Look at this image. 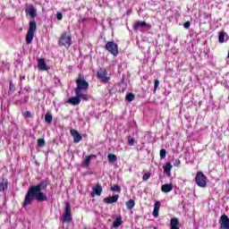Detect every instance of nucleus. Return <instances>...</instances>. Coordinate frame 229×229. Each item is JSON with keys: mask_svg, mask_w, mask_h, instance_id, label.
Returning a JSON list of instances; mask_svg holds the SVG:
<instances>
[{"mask_svg": "<svg viewBox=\"0 0 229 229\" xmlns=\"http://www.w3.org/2000/svg\"><path fill=\"white\" fill-rule=\"evenodd\" d=\"M111 191L121 192V187L120 185L114 184L113 187H111Z\"/></svg>", "mask_w": 229, "mask_h": 229, "instance_id": "32", "label": "nucleus"}, {"mask_svg": "<svg viewBox=\"0 0 229 229\" xmlns=\"http://www.w3.org/2000/svg\"><path fill=\"white\" fill-rule=\"evenodd\" d=\"M92 158H96V155H94V154L88 155V157H86V158L84 160V165L87 166H89V164H90Z\"/></svg>", "mask_w": 229, "mask_h": 229, "instance_id": "22", "label": "nucleus"}, {"mask_svg": "<svg viewBox=\"0 0 229 229\" xmlns=\"http://www.w3.org/2000/svg\"><path fill=\"white\" fill-rule=\"evenodd\" d=\"M220 229H229V217L226 214H223L218 221Z\"/></svg>", "mask_w": 229, "mask_h": 229, "instance_id": "8", "label": "nucleus"}, {"mask_svg": "<svg viewBox=\"0 0 229 229\" xmlns=\"http://www.w3.org/2000/svg\"><path fill=\"white\" fill-rule=\"evenodd\" d=\"M76 83H77V92L81 96L80 103H81V99L88 100L89 98V94L81 92V90H87L89 89V81H87V80H85L84 77H81V75H79V78H77V80H76Z\"/></svg>", "mask_w": 229, "mask_h": 229, "instance_id": "3", "label": "nucleus"}, {"mask_svg": "<svg viewBox=\"0 0 229 229\" xmlns=\"http://www.w3.org/2000/svg\"><path fill=\"white\" fill-rule=\"evenodd\" d=\"M72 38L71 34H68V32H62L58 39L59 47H64L65 48H70V47H72Z\"/></svg>", "mask_w": 229, "mask_h": 229, "instance_id": "4", "label": "nucleus"}, {"mask_svg": "<svg viewBox=\"0 0 229 229\" xmlns=\"http://www.w3.org/2000/svg\"><path fill=\"white\" fill-rule=\"evenodd\" d=\"M68 103L71 105H80L81 103V95L78 92V85L75 87V96L68 98Z\"/></svg>", "mask_w": 229, "mask_h": 229, "instance_id": "9", "label": "nucleus"}, {"mask_svg": "<svg viewBox=\"0 0 229 229\" xmlns=\"http://www.w3.org/2000/svg\"><path fill=\"white\" fill-rule=\"evenodd\" d=\"M126 101H133L135 99V94L133 92H128L125 96Z\"/></svg>", "mask_w": 229, "mask_h": 229, "instance_id": "25", "label": "nucleus"}, {"mask_svg": "<svg viewBox=\"0 0 229 229\" xmlns=\"http://www.w3.org/2000/svg\"><path fill=\"white\" fill-rule=\"evenodd\" d=\"M24 117H32L31 112L30 110H26V112L23 113Z\"/></svg>", "mask_w": 229, "mask_h": 229, "instance_id": "34", "label": "nucleus"}, {"mask_svg": "<svg viewBox=\"0 0 229 229\" xmlns=\"http://www.w3.org/2000/svg\"><path fill=\"white\" fill-rule=\"evenodd\" d=\"M160 207H161V202L156 201L154 204V209H153V216L156 218H157L159 216Z\"/></svg>", "mask_w": 229, "mask_h": 229, "instance_id": "16", "label": "nucleus"}, {"mask_svg": "<svg viewBox=\"0 0 229 229\" xmlns=\"http://www.w3.org/2000/svg\"><path fill=\"white\" fill-rule=\"evenodd\" d=\"M184 29H190L191 27V21H186L183 25Z\"/></svg>", "mask_w": 229, "mask_h": 229, "instance_id": "37", "label": "nucleus"}, {"mask_svg": "<svg viewBox=\"0 0 229 229\" xmlns=\"http://www.w3.org/2000/svg\"><path fill=\"white\" fill-rule=\"evenodd\" d=\"M56 18H57V20H59V21L63 20V18H64L63 13H57Z\"/></svg>", "mask_w": 229, "mask_h": 229, "instance_id": "36", "label": "nucleus"}, {"mask_svg": "<svg viewBox=\"0 0 229 229\" xmlns=\"http://www.w3.org/2000/svg\"><path fill=\"white\" fill-rule=\"evenodd\" d=\"M160 85V81L158 79L154 81V90H157V87Z\"/></svg>", "mask_w": 229, "mask_h": 229, "instance_id": "33", "label": "nucleus"}, {"mask_svg": "<svg viewBox=\"0 0 229 229\" xmlns=\"http://www.w3.org/2000/svg\"><path fill=\"white\" fill-rule=\"evenodd\" d=\"M72 207L71 203H66V208L64 209V213L63 216V223H72Z\"/></svg>", "mask_w": 229, "mask_h": 229, "instance_id": "7", "label": "nucleus"}, {"mask_svg": "<svg viewBox=\"0 0 229 229\" xmlns=\"http://www.w3.org/2000/svg\"><path fill=\"white\" fill-rule=\"evenodd\" d=\"M136 140L133 137H128V144L129 146H134Z\"/></svg>", "mask_w": 229, "mask_h": 229, "instance_id": "31", "label": "nucleus"}, {"mask_svg": "<svg viewBox=\"0 0 229 229\" xmlns=\"http://www.w3.org/2000/svg\"><path fill=\"white\" fill-rule=\"evenodd\" d=\"M103 192V187L100 183H97L96 187H93V191L91 192V196L94 197L95 194L97 196H101Z\"/></svg>", "mask_w": 229, "mask_h": 229, "instance_id": "13", "label": "nucleus"}, {"mask_svg": "<svg viewBox=\"0 0 229 229\" xmlns=\"http://www.w3.org/2000/svg\"><path fill=\"white\" fill-rule=\"evenodd\" d=\"M174 189L173 183H165L164 185H161V191L162 192L168 193L171 192Z\"/></svg>", "mask_w": 229, "mask_h": 229, "instance_id": "17", "label": "nucleus"}, {"mask_svg": "<svg viewBox=\"0 0 229 229\" xmlns=\"http://www.w3.org/2000/svg\"><path fill=\"white\" fill-rule=\"evenodd\" d=\"M140 27H148V23L146 21H136L133 25V30L137 32Z\"/></svg>", "mask_w": 229, "mask_h": 229, "instance_id": "20", "label": "nucleus"}, {"mask_svg": "<svg viewBox=\"0 0 229 229\" xmlns=\"http://www.w3.org/2000/svg\"><path fill=\"white\" fill-rule=\"evenodd\" d=\"M38 146H39L40 148H43L44 146H46V140L45 139H38Z\"/></svg>", "mask_w": 229, "mask_h": 229, "instance_id": "28", "label": "nucleus"}, {"mask_svg": "<svg viewBox=\"0 0 229 229\" xmlns=\"http://www.w3.org/2000/svg\"><path fill=\"white\" fill-rule=\"evenodd\" d=\"M70 133L72 134L73 138V142L75 144H78L79 142H81V140H82V135L80 133V131H78V130L72 129L70 130Z\"/></svg>", "mask_w": 229, "mask_h": 229, "instance_id": "11", "label": "nucleus"}, {"mask_svg": "<svg viewBox=\"0 0 229 229\" xmlns=\"http://www.w3.org/2000/svg\"><path fill=\"white\" fill-rule=\"evenodd\" d=\"M180 221L178 219V217H172V219H170V229H180Z\"/></svg>", "mask_w": 229, "mask_h": 229, "instance_id": "15", "label": "nucleus"}, {"mask_svg": "<svg viewBox=\"0 0 229 229\" xmlns=\"http://www.w3.org/2000/svg\"><path fill=\"white\" fill-rule=\"evenodd\" d=\"M9 89L13 92L15 90V85H14L13 81H10Z\"/></svg>", "mask_w": 229, "mask_h": 229, "instance_id": "35", "label": "nucleus"}, {"mask_svg": "<svg viewBox=\"0 0 229 229\" xmlns=\"http://www.w3.org/2000/svg\"><path fill=\"white\" fill-rule=\"evenodd\" d=\"M119 199V194H114V196H111L110 198H104V203L106 205H110L112 203H117Z\"/></svg>", "mask_w": 229, "mask_h": 229, "instance_id": "12", "label": "nucleus"}, {"mask_svg": "<svg viewBox=\"0 0 229 229\" xmlns=\"http://www.w3.org/2000/svg\"><path fill=\"white\" fill-rule=\"evenodd\" d=\"M227 58H229V50H228V54H227Z\"/></svg>", "mask_w": 229, "mask_h": 229, "instance_id": "40", "label": "nucleus"}, {"mask_svg": "<svg viewBox=\"0 0 229 229\" xmlns=\"http://www.w3.org/2000/svg\"><path fill=\"white\" fill-rule=\"evenodd\" d=\"M125 205H126V208L128 210H132V208H134L136 203H135L134 199H129V201L125 202Z\"/></svg>", "mask_w": 229, "mask_h": 229, "instance_id": "21", "label": "nucleus"}, {"mask_svg": "<svg viewBox=\"0 0 229 229\" xmlns=\"http://www.w3.org/2000/svg\"><path fill=\"white\" fill-rule=\"evenodd\" d=\"M159 155H160V158H165V157L167 155L166 149H165V148L160 149Z\"/></svg>", "mask_w": 229, "mask_h": 229, "instance_id": "29", "label": "nucleus"}, {"mask_svg": "<svg viewBox=\"0 0 229 229\" xmlns=\"http://www.w3.org/2000/svg\"><path fill=\"white\" fill-rule=\"evenodd\" d=\"M38 69H41V71H47V63L45 62V59H38Z\"/></svg>", "mask_w": 229, "mask_h": 229, "instance_id": "19", "label": "nucleus"}, {"mask_svg": "<svg viewBox=\"0 0 229 229\" xmlns=\"http://www.w3.org/2000/svg\"><path fill=\"white\" fill-rule=\"evenodd\" d=\"M97 78H100L102 81H109L110 77H107V70L106 68H100L97 72Z\"/></svg>", "mask_w": 229, "mask_h": 229, "instance_id": "10", "label": "nucleus"}, {"mask_svg": "<svg viewBox=\"0 0 229 229\" xmlns=\"http://www.w3.org/2000/svg\"><path fill=\"white\" fill-rule=\"evenodd\" d=\"M107 159L109 160V162H116L117 155H114V153H109L107 155Z\"/></svg>", "mask_w": 229, "mask_h": 229, "instance_id": "26", "label": "nucleus"}, {"mask_svg": "<svg viewBox=\"0 0 229 229\" xmlns=\"http://www.w3.org/2000/svg\"><path fill=\"white\" fill-rule=\"evenodd\" d=\"M195 182L199 187H207V176H205L202 171H198Z\"/></svg>", "mask_w": 229, "mask_h": 229, "instance_id": "6", "label": "nucleus"}, {"mask_svg": "<svg viewBox=\"0 0 229 229\" xmlns=\"http://www.w3.org/2000/svg\"><path fill=\"white\" fill-rule=\"evenodd\" d=\"M48 185H50L49 178L41 180L37 185H31L27 191L25 199L22 203V207H28L33 203L34 199L37 201H47L48 198L43 191H47Z\"/></svg>", "mask_w": 229, "mask_h": 229, "instance_id": "1", "label": "nucleus"}, {"mask_svg": "<svg viewBox=\"0 0 229 229\" xmlns=\"http://www.w3.org/2000/svg\"><path fill=\"white\" fill-rule=\"evenodd\" d=\"M180 164H181V160H180V158H177V159L175 160V162L174 163V165L179 166Z\"/></svg>", "mask_w": 229, "mask_h": 229, "instance_id": "38", "label": "nucleus"}, {"mask_svg": "<svg viewBox=\"0 0 229 229\" xmlns=\"http://www.w3.org/2000/svg\"><path fill=\"white\" fill-rule=\"evenodd\" d=\"M149 178H151V173H149V172L144 173V174L142 176V180H144V182H146L147 180H149Z\"/></svg>", "mask_w": 229, "mask_h": 229, "instance_id": "30", "label": "nucleus"}, {"mask_svg": "<svg viewBox=\"0 0 229 229\" xmlns=\"http://www.w3.org/2000/svg\"><path fill=\"white\" fill-rule=\"evenodd\" d=\"M29 15L32 20L30 21L29 30L26 36V43L27 45H31L35 38V32L37 31V21L35 20L37 16V9H35V7H31V9L29 10Z\"/></svg>", "mask_w": 229, "mask_h": 229, "instance_id": "2", "label": "nucleus"}, {"mask_svg": "<svg viewBox=\"0 0 229 229\" xmlns=\"http://www.w3.org/2000/svg\"><path fill=\"white\" fill-rule=\"evenodd\" d=\"M153 229H159L157 226H154V228Z\"/></svg>", "mask_w": 229, "mask_h": 229, "instance_id": "39", "label": "nucleus"}, {"mask_svg": "<svg viewBox=\"0 0 229 229\" xmlns=\"http://www.w3.org/2000/svg\"><path fill=\"white\" fill-rule=\"evenodd\" d=\"M8 185L9 182L7 178H2V180H0V192H4L5 191H7Z\"/></svg>", "mask_w": 229, "mask_h": 229, "instance_id": "14", "label": "nucleus"}, {"mask_svg": "<svg viewBox=\"0 0 229 229\" xmlns=\"http://www.w3.org/2000/svg\"><path fill=\"white\" fill-rule=\"evenodd\" d=\"M225 36H226V32H220L218 35V42L225 43Z\"/></svg>", "mask_w": 229, "mask_h": 229, "instance_id": "27", "label": "nucleus"}, {"mask_svg": "<svg viewBox=\"0 0 229 229\" xmlns=\"http://www.w3.org/2000/svg\"><path fill=\"white\" fill-rule=\"evenodd\" d=\"M45 121L46 123H53V115L50 112H47L45 114Z\"/></svg>", "mask_w": 229, "mask_h": 229, "instance_id": "24", "label": "nucleus"}, {"mask_svg": "<svg viewBox=\"0 0 229 229\" xmlns=\"http://www.w3.org/2000/svg\"><path fill=\"white\" fill-rule=\"evenodd\" d=\"M106 50L114 55V57H117V55H119V46L115 41H108L106 45Z\"/></svg>", "mask_w": 229, "mask_h": 229, "instance_id": "5", "label": "nucleus"}, {"mask_svg": "<svg viewBox=\"0 0 229 229\" xmlns=\"http://www.w3.org/2000/svg\"><path fill=\"white\" fill-rule=\"evenodd\" d=\"M172 169H173V165L171 162H166L165 165L164 166V171L165 173H166L167 176L172 175Z\"/></svg>", "mask_w": 229, "mask_h": 229, "instance_id": "18", "label": "nucleus"}, {"mask_svg": "<svg viewBox=\"0 0 229 229\" xmlns=\"http://www.w3.org/2000/svg\"><path fill=\"white\" fill-rule=\"evenodd\" d=\"M121 225H123L122 217H116V219H114V221L113 222V226L114 228H119Z\"/></svg>", "mask_w": 229, "mask_h": 229, "instance_id": "23", "label": "nucleus"}]
</instances>
